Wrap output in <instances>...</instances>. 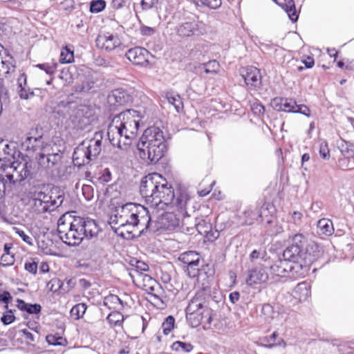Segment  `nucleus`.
Wrapping results in <instances>:
<instances>
[{
    "label": "nucleus",
    "mask_w": 354,
    "mask_h": 354,
    "mask_svg": "<svg viewBox=\"0 0 354 354\" xmlns=\"http://www.w3.org/2000/svg\"><path fill=\"white\" fill-rule=\"evenodd\" d=\"M109 223L116 233L130 239L147 232L150 227L151 216L147 208L128 203L115 209Z\"/></svg>",
    "instance_id": "nucleus-1"
},
{
    "label": "nucleus",
    "mask_w": 354,
    "mask_h": 354,
    "mask_svg": "<svg viewBox=\"0 0 354 354\" xmlns=\"http://www.w3.org/2000/svg\"><path fill=\"white\" fill-rule=\"evenodd\" d=\"M141 118L140 112L133 109H127L114 115L107 129L111 144L127 150L137 136Z\"/></svg>",
    "instance_id": "nucleus-2"
},
{
    "label": "nucleus",
    "mask_w": 354,
    "mask_h": 354,
    "mask_svg": "<svg viewBox=\"0 0 354 354\" xmlns=\"http://www.w3.org/2000/svg\"><path fill=\"white\" fill-rule=\"evenodd\" d=\"M99 229L93 219L84 217H72L64 214L58 220L57 232L60 239L66 245H79L84 237L96 236Z\"/></svg>",
    "instance_id": "nucleus-3"
},
{
    "label": "nucleus",
    "mask_w": 354,
    "mask_h": 354,
    "mask_svg": "<svg viewBox=\"0 0 354 354\" xmlns=\"http://www.w3.org/2000/svg\"><path fill=\"white\" fill-rule=\"evenodd\" d=\"M140 192L150 207L157 211L171 203L172 187L158 173L149 174L140 182Z\"/></svg>",
    "instance_id": "nucleus-4"
},
{
    "label": "nucleus",
    "mask_w": 354,
    "mask_h": 354,
    "mask_svg": "<svg viewBox=\"0 0 354 354\" xmlns=\"http://www.w3.org/2000/svg\"><path fill=\"white\" fill-rule=\"evenodd\" d=\"M202 293L198 292L189 302L186 308V319L189 326L196 328L203 324V328H211L212 310L205 305Z\"/></svg>",
    "instance_id": "nucleus-5"
},
{
    "label": "nucleus",
    "mask_w": 354,
    "mask_h": 354,
    "mask_svg": "<svg viewBox=\"0 0 354 354\" xmlns=\"http://www.w3.org/2000/svg\"><path fill=\"white\" fill-rule=\"evenodd\" d=\"M103 133L97 131L91 140L82 141L74 149L73 162L78 167L88 165L95 159L102 151Z\"/></svg>",
    "instance_id": "nucleus-6"
},
{
    "label": "nucleus",
    "mask_w": 354,
    "mask_h": 354,
    "mask_svg": "<svg viewBox=\"0 0 354 354\" xmlns=\"http://www.w3.org/2000/svg\"><path fill=\"white\" fill-rule=\"evenodd\" d=\"M34 205L39 212H51L61 206L64 202V195L59 190L55 189L48 193L39 192L35 194Z\"/></svg>",
    "instance_id": "nucleus-7"
},
{
    "label": "nucleus",
    "mask_w": 354,
    "mask_h": 354,
    "mask_svg": "<svg viewBox=\"0 0 354 354\" xmlns=\"http://www.w3.org/2000/svg\"><path fill=\"white\" fill-rule=\"evenodd\" d=\"M62 157L59 149H55L50 145L46 144L39 153L38 164L47 173L52 174L58 168Z\"/></svg>",
    "instance_id": "nucleus-8"
},
{
    "label": "nucleus",
    "mask_w": 354,
    "mask_h": 354,
    "mask_svg": "<svg viewBox=\"0 0 354 354\" xmlns=\"http://www.w3.org/2000/svg\"><path fill=\"white\" fill-rule=\"evenodd\" d=\"M94 114V110L91 106L80 104L73 110L70 116V120L74 128L84 129L93 121Z\"/></svg>",
    "instance_id": "nucleus-9"
},
{
    "label": "nucleus",
    "mask_w": 354,
    "mask_h": 354,
    "mask_svg": "<svg viewBox=\"0 0 354 354\" xmlns=\"http://www.w3.org/2000/svg\"><path fill=\"white\" fill-rule=\"evenodd\" d=\"M140 158L147 160L149 163H156L165 155L167 151L166 142L161 144L137 146Z\"/></svg>",
    "instance_id": "nucleus-10"
},
{
    "label": "nucleus",
    "mask_w": 354,
    "mask_h": 354,
    "mask_svg": "<svg viewBox=\"0 0 354 354\" xmlns=\"http://www.w3.org/2000/svg\"><path fill=\"white\" fill-rule=\"evenodd\" d=\"M24 158L20 162H12L8 167L13 172L16 173L17 177L16 180L22 181L26 178H32L34 174L35 162L32 160Z\"/></svg>",
    "instance_id": "nucleus-11"
},
{
    "label": "nucleus",
    "mask_w": 354,
    "mask_h": 354,
    "mask_svg": "<svg viewBox=\"0 0 354 354\" xmlns=\"http://www.w3.org/2000/svg\"><path fill=\"white\" fill-rule=\"evenodd\" d=\"M173 197L171 203H169L163 207V209H170L176 207L182 214L189 216L188 205L190 201V197L186 191H179L176 194L172 188Z\"/></svg>",
    "instance_id": "nucleus-12"
},
{
    "label": "nucleus",
    "mask_w": 354,
    "mask_h": 354,
    "mask_svg": "<svg viewBox=\"0 0 354 354\" xmlns=\"http://www.w3.org/2000/svg\"><path fill=\"white\" fill-rule=\"evenodd\" d=\"M166 142L162 130L156 126L146 129L140 138L137 146L151 145L152 144H161Z\"/></svg>",
    "instance_id": "nucleus-13"
},
{
    "label": "nucleus",
    "mask_w": 354,
    "mask_h": 354,
    "mask_svg": "<svg viewBox=\"0 0 354 354\" xmlns=\"http://www.w3.org/2000/svg\"><path fill=\"white\" fill-rule=\"evenodd\" d=\"M206 24L203 21L185 22L176 27V32L181 37L203 35L206 32Z\"/></svg>",
    "instance_id": "nucleus-14"
},
{
    "label": "nucleus",
    "mask_w": 354,
    "mask_h": 354,
    "mask_svg": "<svg viewBox=\"0 0 354 354\" xmlns=\"http://www.w3.org/2000/svg\"><path fill=\"white\" fill-rule=\"evenodd\" d=\"M96 46L107 52L112 51L119 48L122 43L117 35L109 32L100 34L95 39Z\"/></svg>",
    "instance_id": "nucleus-15"
},
{
    "label": "nucleus",
    "mask_w": 354,
    "mask_h": 354,
    "mask_svg": "<svg viewBox=\"0 0 354 354\" xmlns=\"http://www.w3.org/2000/svg\"><path fill=\"white\" fill-rule=\"evenodd\" d=\"M262 84V76L260 70L254 66L246 68L245 74V84L250 90L259 89Z\"/></svg>",
    "instance_id": "nucleus-16"
},
{
    "label": "nucleus",
    "mask_w": 354,
    "mask_h": 354,
    "mask_svg": "<svg viewBox=\"0 0 354 354\" xmlns=\"http://www.w3.org/2000/svg\"><path fill=\"white\" fill-rule=\"evenodd\" d=\"M126 57L133 64L142 66L148 62L149 51L141 47L128 50Z\"/></svg>",
    "instance_id": "nucleus-17"
},
{
    "label": "nucleus",
    "mask_w": 354,
    "mask_h": 354,
    "mask_svg": "<svg viewBox=\"0 0 354 354\" xmlns=\"http://www.w3.org/2000/svg\"><path fill=\"white\" fill-rule=\"evenodd\" d=\"M292 296L297 303L308 301L311 297V286L307 281L298 283L292 290Z\"/></svg>",
    "instance_id": "nucleus-18"
},
{
    "label": "nucleus",
    "mask_w": 354,
    "mask_h": 354,
    "mask_svg": "<svg viewBox=\"0 0 354 354\" xmlns=\"http://www.w3.org/2000/svg\"><path fill=\"white\" fill-rule=\"evenodd\" d=\"M273 109L277 111L295 113L297 107L296 101L292 98L277 97L271 102Z\"/></svg>",
    "instance_id": "nucleus-19"
},
{
    "label": "nucleus",
    "mask_w": 354,
    "mask_h": 354,
    "mask_svg": "<svg viewBox=\"0 0 354 354\" xmlns=\"http://www.w3.org/2000/svg\"><path fill=\"white\" fill-rule=\"evenodd\" d=\"M324 253V248L322 245L315 241H310L305 248V257L309 262H314L321 259Z\"/></svg>",
    "instance_id": "nucleus-20"
},
{
    "label": "nucleus",
    "mask_w": 354,
    "mask_h": 354,
    "mask_svg": "<svg viewBox=\"0 0 354 354\" xmlns=\"http://www.w3.org/2000/svg\"><path fill=\"white\" fill-rule=\"evenodd\" d=\"M129 275L133 282L142 289L145 288L151 289V285H157V281L146 273L135 275L134 273L129 272Z\"/></svg>",
    "instance_id": "nucleus-21"
},
{
    "label": "nucleus",
    "mask_w": 354,
    "mask_h": 354,
    "mask_svg": "<svg viewBox=\"0 0 354 354\" xmlns=\"http://www.w3.org/2000/svg\"><path fill=\"white\" fill-rule=\"evenodd\" d=\"M291 266L287 260H281L279 259L276 261L271 266H270V272L271 274L278 277H286L288 274V271L290 270Z\"/></svg>",
    "instance_id": "nucleus-22"
},
{
    "label": "nucleus",
    "mask_w": 354,
    "mask_h": 354,
    "mask_svg": "<svg viewBox=\"0 0 354 354\" xmlns=\"http://www.w3.org/2000/svg\"><path fill=\"white\" fill-rule=\"evenodd\" d=\"M22 146L27 151L35 152L38 149L41 150L45 145H44L42 136L32 137L28 136L26 140L23 142Z\"/></svg>",
    "instance_id": "nucleus-23"
},
{
    "label": "nucleus",
    "mask_w": 354,
    "mask_h": 354,
    "mask_svg": "<svg viewBox=\"0 0 354 354\" xmlns=\"http://www.w3.org/2000/svg\"><path fill=\"white\" fill-rule=\"evenodd\" d=\"M268 274L263 270H252L250 272L246 282L248 285L261 284L268 279Z\"/></svg>",
    "instance_id": "nucleus-24"
},
{
    "label": "nucleus",
    "mask_w": 354,
    "mask_h": 354,
    "mask_svg": "<svg viewBox=\"0 0 354 354\" xmlns=\"http://www.w3.org/2000/svg\"><path fill=\"white\" fill-rule=\"evenodd\" d=\"M276 3L286 12L291 21H296L298 19L299 15L294 0H279Z\"/></svg>",
    "instance_id": "nucleus-25"
},
{
    "label": "nucleus",
    "mask_w": 354,
    "mask_h": 354,
    "mask_svg": "<svg viewBox=\"0 0 354 354\" xmlns=\"http://www.w3.org/2000/svg\"><path fill=\"white\" fill-rule=\"evenodd\" d=\"M15 175L10 172H6L5 176H0V200L2 199L7 190L11 189L12 185L15 183Z\"/></svg>",
    "instance_id": "nucleus-26"
},
{
    "label": "nucleus",
    "mask_w": 354,
    "mask_h": 354,
    "mask_svg": "<svg viewBox=\"0 0 354 354\" xmlns=\"http://www.w3.org/2000/svg\"><path fill=\"white\" fill-rule=\"evenodd\" d=\"M17 306L19 310L25 311L28 314H38L41 310V307L39 304H27L21 299H17Z\"/></svg>",
    "instance_id": "nucleus-27"
},
{
    "label": "nucleus",
    "mask_w": 354,
    "mask_h": 354,
    "mask_svg": "<svg viewBox=\"0 0 354 354\" xmlns=\"http://www.w3.org/2000/svg\"><path fill=\"white\" fill-rule=\"evenodd\" d=\"M162 222L167 230H174L179 225V220L173 213L166 212L162 214Z\"/></svg>",
    "instance_id": "nucleus-28"
},
{
    "label": "nucleus",
    "mask_w": 354,
    "mask_h": 354,
    "mask_svg": "<svg viewBox=\"0 0 354 354\" xmlns=\"http://www.w3.org/2000/svg\"><path fill=\"white\" fill-rule=\"evenodd\" d=\"M318 232L323 235L329 236L333 233V223L327 218H322L317 223Z\"/></svg>",
    "instance_id": "nucleus-29"
},
{
    "label": "nucleus",
    "mask_w": 354,
    "mask_h": 354,
    "mask_svg": "<svg viewBox=\"0 0 354 354\" xmlns=\"http://www.w3.org/2000/svg\"><path fill=\"white\" fill-rule=\"evenodd\" d=\"M178 259L185 265L200 263L199 254L195 251H188L183 252L179 256Z\"/></svg>",
    "instance_id": "nucleus-30"
},
{
    "label": "nucleus",
    "mask_w": 354,
    "mask_h": 354,
    "mask_svg": "<svg viewBox=\"0 0 354 354\" xmlns=\"http://www.w3.org/2000/svg\"><path fill=\"white\" fill-rule=\"evenodd\" d=\"M95 83L93 77L86 76L82 83L77 84L75 86V90L76 92H88L94 87Z\"/></svg>",
    "instance_id": "nucleus-31"
},
{
    "label": "nucleus",
    "mask_w": 354,
    "mask_h": 354,
    "mask_svg": "<svg viewBox=\"0 0 354 354\" xmlns=\"http://www.w3.org/2000/svg\"><path fill=\"white\" fill-rule=\"evenodd\" d=\"M103 304L109 309H118L122 301L115 295H109L104 297Z\"/></svg>",
    "instance_id": "nucleus-32"
},
{
    "label": "nucleus",
    "mask_w": 354,
    "mask_h": 354,
    "mask_svg": "<svg viewBox=\"0 0 354 354\" xmlns=\"http://www.w3.org/2000/svg\"><path fill=\"white\" fill-rule=\"evenodd\" d=\"M166 98L169 104L174 105L176 111L180 113L183 109V103L180 96L177 93H167Z\"/></svg>",
    "instance_id": "nucleus-33"
},
{
    "label": "nucleus",
    "mask_w": 354,
    "mask_h": 354,
    "mask_svg": "<svg viewBox=\"0 0 354 354\" xmlns=\"http://www.w3.org/2000/svg\"><path fill=\"white\" fill-rule=\"evenodd\" d=\"M302 252L291 243L284 250L283 256L286 260L295 261L297 257L301 254Z\"/></svg>",
    "instance_id": "nucleus-34"
},
{
    "label": "nucleus",
    "mask_w": 354,
    "mask_h": 354,
    "mask_svg": "<svg viewBox=\"0 0 354 354\" xmlns=\"http://www.w3.org/2000/svg\"><path fill=\"white\" fill-rule=\"evenodd\" d=\"M308 243L306 237L301 233L295 234L291 237V244L299 248L301 252L305 250Z\"/></svg>",
    "instance_id": "nucleus-35"
},
{
    "label": "nucleus",
    "mask_w": 354,
    "mask_h": 354,
    "mask_svg": "<svg viewBox=\"0 0 354 354\" xmlns=\"http://www.w3.org/2000/svg\"><path fill=\"white\" fill-rule=\"evenodd\" d=\"M106 319L112 326H120L124 321V316L120 312L115 310L109 313Z\"/></svg>",
    "instance_id": "nucleus-36"
},
{
    "label": "nucleus",
    "mask_w": 354,
    "mask_h": 354,
    "mask_svg": "<svg viewBox=\"0 0 354 354\" xmlns=\"http://www.w3.org/2000/svg\"><path fill=\"white\" fill-rule=\"evenodd\" d=\"M250 111L252 113L258 117L263 116L265 113V106L258 100H254L250 102Z\"/></svg>",
    "instance_id": "nucleus-37"
},
{
    "label": "nucleus",
    "mask_w": 354,
    "mask_h": 354,
    "mask_svg": "<svg viewBox=\"0 0 354 354\" xmlns=\"http://www.w3.org/2000/svg\"><path fill=\"white\" fill-rule=\"evenodd\" d=\"M86 308L87 306L84 303H80L78 304H76L71 308V315L75 319H79L83 317L86 310Z\"/></svg>",
    "instance_id": "nucleus-38"
},
{
    "label": "nucleus",
    "mask_w": 354,
    "mask_h": 354,
    "mask_svg": "<svg viewBox=\"0 0 354 354\" xmlns=\"http://www.w3.org/2000/svg\"><path fill=\"white\" fill-rule=\"evenodd\" d=\"M74 60L73 50L69 49L67 46L62 48L59 62L62 64H69Z\"/></svg>",
    "instance_id": "nucleus-39"
},
{
    "label": "nucleus",
    "mask_w": 354,
    "mask_h": 354,
    "mask_svg": "<svg viewBox=\"0 0 354 354\" xmlns=\"http://www.w3.org/2000/svg\"><path fill=\"white\" fill-rule=\"evenodd\" d=\"M39 69L44 71L46 74L53 75L55 73L58 64L57 62H51L43 64H38L35 66Z\"/></svg>",
    "instance_id": "nucleus-40"
},
{
    "label": "nucleus",
    "mask_w": 354,
    "mask_h": 354,
    "mask_svg": "<svg viewBox=\"0 0 354 354\" xmlns=\"http://www.w3.org/2000/svg\"><path fill=\"white\" fill-rule=\"evenodd\" d=\"M2 64V71L4 77L7 79H11L16 70L15 65L12 62L7 60L3 61Z\"/></svg>",
    "instance_id": "nucleus-41"
},
{
    "label": "nucleus",
    "mask_w": 354,
    "mask_h": 354,
    "mask_svg": "<svg viewBox=\"0 0 354 354\" xmlns=\"http://www.w3.org/2000/svg\"><path fill=\"white\" fill-rule=\"evenodd\" d=\"M132 262L135 263V268H132L130 272L134 273L135 275L145 274V272L148 271L149 269V266L143 261L133 259Z\"/></svg>",
    "instance_id": "nucleus-42"
},
{
    "label": "nucleus",
    "mask_w": 354,
    "mask_h": 354,
    "mask_svg": "<svg viewBox=\"0 0 354 354\" xmlns=\"http://www.w3.org/2000/svg\"><path fill=\"white\" fill-rule=\"evenodd\" d=\"M17 93L19 97L23 100H28L35 95L33 91L28 86L27 84L26 86L17 87Z\"/></svg>",
    "instance_id": "nucleus-43"
},
{
    "label": "nucleus",
    "mask_w": 354,
    "mask_h": 354,
    "mask_svg": "<svg viewBox=\"0 0 354 354\" xmlns=\"http://www.w3.org/2000/svg\"><path fill=\"white\" fill-rule=\"evenodd\" d=\"M106 5L104 0H93L90 3L89 10L91 13H98L104 10Z\"/></svg>",
    "instance_id": "nucleus-44"
},
{
    "label": "nucleus",
    "mask_w": 354,
    "mask_h": 354,
    "mask_svg": "<svg viewBox=\"0 0 354 354\" xmlns=\"http://www.w3.org/2000/svg\"><path fill=\"white\" fill-rule=\"evenodd\" d=\"M171 348L176 351H183L189 353L193 350L194 346L190 343L176 341L172 344Z\"/></svg>",
    "instance_id": "nucleus-45"
},
{
    "label": "nucleus",
    "mask_w": 354,
    "mask_h": 354,
    "mask_svg": "<svg viewBox=\"0 0 354 354\" xmlns=\"http://www.w3.org/2000/svg\"><path fill=\"white\" fill-rule=\"evenodd\" d=\"M175 319L173 316H168L162 324V328L165 335H168L174 329Z\"/></svg>",
    "instance_id": "nucleus-46"
},
{
    "label": "nucleus",
    "mask_w": 354,
    "mask_h": 354,
    "mask_svg": "<svg viewBox=\"0 0 354 354\" xmlns=\"http://www.w3.org/2000/svg\"><path fill=\"white\" fill-rule=\"evenodd\" d=\"M203 66L206 73H217L220 68V64L216 60H211L207 63L203 64Z\"/></svg>",
    "instance_id": "nucleus-47"
},
{
    "label": "nucleus",
    "mask_w": 354,
    "mask_h": 354,
    "mask_svg": "<svg viewBox=\"0 0 354 354\" xmlns=\"http://www.w3.org/2000/svg\"><path fill=\"white\" fill-rule=\"evenodd\" d=\"M197 5H201L208 7L210 9H217L221 4V0H194Z\"/></svg>",
    "instance_id": "nucleus-48"
},
{
    "label": "nucleus",
    "mask_w": 354,
    "mask_h": 354,
    "mask_svg": "<svg viewBox=\"0 0 354 354\" xmlns=\"http://www.w3.org/2000/svg\"><path fill=\"white\" fill-rule=\"evenodd\" d=\"M46 342L53 346H62L64 345V343L66 342V339H64L62 337L55 335H48L46 337Z\"/></svg>",
    "instance_id": "nucleus-49"
},
{
    "label": "nucleus",
    "mask_w": 354,
    "mask_h": 354,
    "mask_svg": "<svg viewBox=\"0 0 354 354\" xmlns=\"http://www.w3.org/2000/svg\"><path fill=\"white\" fill-rule=\"evenodd\" d=\"M195 225L197 231L201 234H204L212 228L211 224L205 219H200Z\"/></svg>",
    "instance_id": "nucleus-50"
},
{
    "label": "nucleus",
    "mask_w": 354,
    "mask_h": 354,
    "mask_svg": "<svg viewBox=\"0 0 354 354\" xmlns=\"http://www.w3.org/2000/svg\"><path fill=\"white\" fill-rule=\"evenodd\" d=\"M279 337L277 332H274L270 335L269 338L265 337L262 339L263 344L268 347H273L279 344V342L277 341Z\"/></svg>",
    "instance_id": "nucleus-51"
},
{
    "label": "nucleus",
    "mask_w": 354,
    "mask_h": 354,
    "mask_svg": "<svg viewBox=\"0 0 354 354\" xmlns=\"http://www.w3.org/2000/svg\"><path fill=\"white\" fill-rule=\"evenodd\" d=\"M199 263H191L189 265H186V271L187 272V275L191 278H194L198 276L199 272Z\"/></svg>",
    "instance_id": "nucleus-52"
},
{
    "label": "nucleus",
    "mask_w": 354,
    "mask_h": 354,
    "mask_svg": "<svg viewBox=\"0 0 354 354\" xmlns=\"http://www.w3.org/2000/svg\"><path fill=\"white\" fill-rule=\"evenodd\" d=\"M19 332L22 333L23 337L26 339L27 344H31L32 342H35L36 340V337H39L37 332H36V334L35 335L30 333L28 329H22Z\"/></svg>",
    "instance_id": "nucleus-53"
},
{
    "label": "nucleus",
    "mask_w": 354,
    "mask_h": 354,
    "mask_svg": "<svg viewBox=\"0 0 354 354\" xmlns=\"http://www.w3.org/2000/svg\"><path fill=\"white\" fill-rule=\"evenodd\" d=\"M15 320V317L12 310H8L1 317V321L4 325H8Z\"/></svg>",
    "instance_id": "nucleus-54"
},
{
    "label": "nucleus",
    "mask_w": 354,
    "mask_h": 354,
    "mask_svg": "<svg viewBox=\"0 0 354 354\" xmlns=\"http://www.w3.org/2000/svg\"><path fill=\"white\" fill-rule=\"evenodd\" d=\"M111 179H112L111 172L110 171L109 169L105 168L102 171L100 176L99 177L98 180L102 184H106V183L111 182Z\"/></svg>",
    "instance_id": "nucleus-55"
},
{
    "label": "nucleus",
    "mask_w": 354,
    "mask_h": 354,
    "mask_svg": "<svg viewBox=\"0 0 354 354\" xmlns=\"http://www.w3.org/2000/svg\"><path fill=\"white\" fill-rule=\"evenodd\" d=\"M319 154L321 157L325 160L329 159L330 158V150L328 148V143L326 142H322L319 145Z\"/></svg>",
    "instance_id": "nucleus-56"
},
{
    "label": "nucleus",
    "mask_w": 354,
    "mask_h": 354,
    "mask_svg": "<svg viewBox=\"0 0 354 354\" xmlns=\"http://www.w3.org/2000/svg\"><path fill=\"white\" fill-rule=\"evenodd\" d=\"M15 259L13 256L10 255L9 253H5L1 257L0 263L2 266L6 267L12 265Z\"/></svg>",
    "instance_id": "nucleus-57"
},
{
    "label": "nucleus",
    "mask_w": 354,
    "mask_h": 354,
    "mask_svg": "<svg viewBox=\"0 0 354 354\" xmlns=\"http://www.w3.org/2000/svg\"><path fill=\"white\" fill-rule=\"evenodd\" d=\"M159 2V0H142L140 6L142 10H148L156 7Z\"/></svg>",
    "instance_id": "nucleus-58"
},
{
    "label": "nucleus",
    "mask_w": 354,
    "mask_h": 354,
    "mask_svg": "<svg viewBox=\"0 0 354 354\" xmlns=\"http://www.w3.org/2000/svg\"><path fill=\"white\" fill-rule=\"evenodd\" d=\"M144 290L155 299L160 300V297L158 295V292L160 291V287L158 283L157 285H151V289L145 288Z\"/></svg>",
    "instance_id": "nucleus-59"
},
{
    "label": "nucleus",
    "mask_w": 354,
    "mask_h": 354,
    "mask_svg": "<svg viewBox=\"0 0 354 354\" xmlns=\"http://www.w3.org/2000/svg\"><path fill=\"white\" fill-rule=\"evenodd\" d=\"M266 255V252L265 250H254L250 254V259L252 261H254L257 259H263Z\"/></svg>",
    "instance_id": "nucleus-60"
},
{
    "label": "nucleus",
    "mask_w": 354,
    "mask_h": 354,
    "mask_svg": "<svg viewBox=\"0 0 354 354\" xmlns=\"http://www.w3.org/2000/svg\"><path fill=\"white\" fill-rule=\"evenodd\" d=\"M82 194L87 201L93 198V189L91 185H84L82 186Z\"/></svg>",
    "instance_id": "nucleus-61"
},
{
    "label": "nucleus",
    "mask_w": 354,
    "mask_h": 354,
    "mask_svg": "<svg viewBox=\"0 0 354 354\" xmlns=\"http://www.w3.org/2000/svg\"><path fill=\"white\" fill-rule=\"evenodd\" d=\"M50 283H51L50 289L53 292H57L61 289H63L64 284L60 279H53L50 281Z\"/></svg>",
    "instance_id": "nucleus-62"
},
{
    "label": "nucleus",
    "mask_w": 354,
    "mask_h": 354,
    "mask_svg": "<svg viewBox=\"0 0 354 354\" xmlns=\"http://www.w3.org/2000/svg\"><path fill=\"white\" fill-rule=\"evenodd\" d=\"M12 297L8 291L0 290V301L6 304V308H8V304L12 301Z\"/></svg>",
    "instance_id": "nucleus-63"
},
{
    "label": "nucleus",
    "mask_w": 354,
    "mask_h": 354,
    "mask_svg": "<svg viewBox=\"0 0 354 354\" xmlns=\"http://www.w3.org/2000/svg\"><path fill=\"white\" fill-rule=\"evenodd\" d=\"M24 268L26 270L31 274H35L37 271V264L35 261L26 262Z\"/></svg>",
    "instance_id": "nucleus-64"
}]
</instances>
